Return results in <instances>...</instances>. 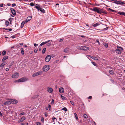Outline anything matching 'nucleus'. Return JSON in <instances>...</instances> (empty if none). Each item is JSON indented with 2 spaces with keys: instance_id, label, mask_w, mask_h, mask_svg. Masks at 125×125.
Returning a JSON list of instances; mask_svg holds the SVG:
<instances>
[{
  "instance_id": "09e8293b",
  "label": "nucleus",
  "mask_w": 125,
  "mask_h": 125,
  "mask_svg": "<svg viewBox=\"0 0 125 125\" xmlns=\"http://www.w3.org/2000/svg\"><path fill=\"white\" fill-rule=\"evenodd\" d=\"M109 10H111V11H112V12H115V11L113 10H112L110 8H109Z\"/></svg>"
},
{
  "instance_id": "603ef678",
  "label": "nucleus",
  "mask_w": 125,
  "mask_h": 125,
  "mask_svg": "<svg viewBox=\"0 0 125 125\" xmlns=\"http://www.w3.org/2000/svg\"><path fill=\"white\" fill-rule=\"evenodd\" d=\"M54 100H53V99H52V102H51V104H53L54 103Z\"/></svg>"
},
{
  "instance_id": "ea45409f",
  "label": "nucleus",
  "mask_w": 125,
  "mask_h": 125,
  "mask_svg": "<svg viewBox=\"0 0 125 125\" xmlns=\"http://www.w3.org/2000/svg\"><path fill=\"white\" fill-rule=\"evenodd\" d=\"M83 116L84 118H87V115H86L85 114H84L83 115Z\"/></svg>"
},
{
  "instance_id": "6ab92c4d",
  "label": "nucleus",
  "mask_w": 125,
  "mask_h": 125,
  "mask_svg": "<svg viewBox=\"0 0 125 125\" xmlns=\"http://www.w3.org/2000/svg\"><path fill=\"white\" fill-rule=\"evenodd\" d=\"M31 17L29 16L26 19V21L25 22H26L27 21H29L31 19Z\"/></svg>"
},
{
  "instance_id": "a211bd4d",
  "label": "nucleus",
  "mask_w": 125,
  "mask_h": 125,
  "mask_svg": "<svg viewBox=\"0 0 125 125\" xmlns=\"http://www.w3.org/2000/svg\"><path fill=\"white\" fill-rule=\"evenodd\" d=\"M52 121L54 123L55 121H57L56 118H55L54 116H53L52 118Z\"/></svg>"
},
{
  "instance_id": "e433bc0d",
  "label": "nucleus",
  "mask_w": 125,
  "mask_h": 125,
  "mask_svg": "<svg viewBox=\"0 0 125 125\" xmlns=\"http://www.w3.org/2000/svg\"><path fill=\"white\" fill-rule=\"evenodd\" d=\"M35 8L36 9H37L38 11H39V10L40 9V8H41L40 7H39L36 6H35Z\"/></svg>"
},
{
  "instance_id": "052dcab7",
  "label": "nucleus",
  "mask_w": 125,
  "mask_h": 125,
  "mask_svg": "<svg viewBox=\"0 0 125 125\" xmlns=\"http://www.w3.org/2000/svg\"><path fill=\"white\" fill-rule=\"evenodd\" d=\"M3 6V4H0V6L1 7H2Z\"/></svg>"
},
{
  "instance_id": "72a5a7b5",
  "label": "nucleus",
  "mask_w": 125,
  "mask_h": 125,
  "mask_svg": "<svg viewBox=\"0 0 125 125\" xmlns=\"http://www.w3.org/2000/svg\"><path fill=\"white\" fill-rule=\"evenodd\" d=\"M61 98H62V99L63 100H66V98L65 97L62 95H61Z\"/></svg>"
},
{
  "instance_id": "9b49d317",
  "label": "nucleus",
  "mask_w": 125,
  "mask_h": 125,
  "mask_svg": "<svg viewBox=\"0 0 125 125\" xmlns=\"http://www.w3.org/2000/svg\"><path fill=\"white\" fill-rule=\"evenodd\" d=\"M47 91L48 92L51 93L52 92L53 90L52 88L49 87L48 88Z\"/></svg>"
},
{
  "instance_id": "7c9ffc66",
  "label": "nucleus",
  "mask_w": 125,
  "mask_h": 125,
  "mask_svg": "<svg viewBox=\"0 0 125 125\" xmlns=\"http://www.w3.org/2000/svg\"><path fill=\"white\" fill-rule=\"evenodd\" d=\"M6 52L5 51H3L2 52V55H4L6 54Z\"/></svg>"
},
{
  "instance_id": "dca6fc26",
  "label": "nucleus",
  "mask_w": 125,
  "mask_h": 125,
  "mask_svg": "<svg viewBox=\"0 0 125 125\" xmlns=\"http://www.w3.org/2000/svg\"><path fill=\"white\" fill-rule=\"evenodd\" d=\"M6 64V63H2L0 65V69H2L3 67Z\"/></svg>"
},
{
  "instance_id": "338daca9",
  "label": "nucleus",
  "mask_w": 125,
  "mask_h": 125,
  "mask_svg": "<svg viewBox=\"0 0 125 125\" xmlns=\"http://www.w3.org/2000/svg\"><path fill=\"white\" fill-rule=\"evenodd\" d=\"M92 98V96H89V97H88V98L89 99H91Z\"/></svg>"
},
{
  "instance_id": "cd10ccee",
  "label": "nucleus",
  "mask_w": 125,
  "mask_h": 125,
  "mask_svg": "<svg viewBox=\"0 0 125 125\" xmlns=\"http://www.w3.org/2000/svg\"><path fill=\"white\" fill-rule=\"evenodd\" d=\"M99 25V23H96L95 24H94L93 25V26L94 27H96L97 26H98Z\"/></svg>"
},
{
  "instance_id": "5701e85b",
  "label": "nucleus",
  "mask_w": 125,
  "mask_h": 125,
  "mask_svg": "<svg viewBox=\"0 0 125 125\" xmlns=\"http://www.w3.org/2000/svg\"><path fill=\"white\" fill-rule=\"evenodd\" d=\"M117 14H120L121 15H124V12H117Z\"/></svg>"
},
{
  "instance_id": "7ed1b4c3",
  "label": "nucleus",
  "mask_w": 125,
  "mask_h": 125,
  "mask_svg": "<svg viewBox=\"0 0 125 125\" xmlns=\"http://www.w3.org/2000/svg\"><path fill=\"white\" fill-rule=\"evenodd\" d=\"M50 68V66L49 65H46L43 67L42 70L43 71L46 72L49 70Z\"/></svg>"
},
{
  "instance_id": "a878e982",
  "label": "nucleus",
  "mask_w": 125,
  "mask_h": 125,
  "mask_svg": "<svg viewBox=\"0 0 125 125\" xmlns=\"http://www.w3.org/2000/svg\"><path fill=\"white\" fill-rule=\"evenodd\" d=\"M76 48L77 49L79 50H82V46L80 47L79 46H77Z\"/></svg>"
},
{
  "instance_id": "bb28decb",
  "label": "nucleus",
  "mask_w": 125,
  "mask_h": 125,
  "mask_svg": "<svg viewBox=\"0 0 125 125\" xmlns=\"http://www.w3.org/2000/svg\"><path fill=\"white\" fill-rule=\"evenodd\" d=\"M104 45L106 48H107L108 47V44L107 43H104Z\"/></svg>"
},
{
  "instance_id": "4c0bfd02",
  "label": "nucleus",
  "mask_w": 125,
  "mask_h": 125,
  "mask_svg": "<svg viewBox=\"0 0 125 125\" xmlns=\"http://www.w3.org/2000/svg\"><path fill=\"white\" fill-rule=\"evenodd\" d=\"M35 73L36 76H38L40 74V73L39 72H37Z\"/></svg>"
},
{
  "instance_id": "13d9d810",
  "label": "nucleus",
  "mask_w": 125,
  "mask_h": 125,
  "mask_svg": "<svg viewBox=\"0 0 125 125\" xmlns=\"http://www.w3.org/2000/svg\"><path fill=\"white\" fill-rule=\"evenodd\" d=\"M87 56H88L89 57H91V58H92V57H93V56H91V55H87Z\"/></svg>"
},
{
  "instance_id": "4d7b16f0",
  "label": "nucleus",
  "mask_w": 125,
  "mask_h": 125,
  "mask_svg": "<svg viewBox=\"0 0 125 125\" xmlns=\"http://www.w3.org/2000/svg\"><path fill=\"white\" fill-rule=\"evenodd\" d=\"M16 6V4L15 3H13L12 4V7H14Z\"/></svg>"
},
{
  "instance_id": "6e6d98bb",
  "label": "nucleus",
  "mask_w": 125,
  "mask_h": 125,
  "mask_svg": "<svg viewBox=\"0 0 125 125\" xmlns=\"http://www.w3.org/2000/svg\"><path fill=\"white\" fill-rule=\"evenodd\" d=\"M36 76V75L35 73L32 75V76L33 77H35Z\"/></svg>"
},
{
  "instance_id": "c85d7f7f",
  "label": "nucleus",
  "mask_w": 125,
  "mask_h": 125,
  "mask_svg": "<svg viewBox=\"0 0 125 125\" xmlns=\"http://www.w3.org/2000/svg\"><path fill=\"white\" fill-rule=\"evenodd\" d=\"M64 52L66 53H67L68 52V49L67 48H65L64 50Z\"/></svg>"
},
{
  "instance_id": "49530a36",
  "label": "nucleus",
  "mask_w": 125,
  "mask_h": 125,
  "mask_svg": "<svg viewBox=\"0 0 125 125\" xmlns=\"http://www.w3.org/2000/svg\"><path fill=\"white\" fill-rule=\"evenodd\" d=\"M44 115H45V116L46 117H47L48 116V114L47 112H45V113Z\"/></svg>"
},
{
  "instance_id": "c03bdc74",
  "label": "nucleus",
  "mask_w": 125,
  "mask_h": 125,
  "mask_svg": "<svg viewBox=\"0 0 125 125\" xmlns=\"http://www.w3.org/2000/svg\"><path fill=\"white\" fill-rule=\"evenodd\" d=\"M59 61V60H55V61L54 62V63H56L57 62H58Z\"/></svg>"
},
{
  "instance_id": "473e14b6",
  "label": "nucleus",
  "mask_w": 125,
  "mask_h": 125,
  "mask_svg": "<svg viewBox=\"0 0 125 125\" xmlns=\"http://www.w3.org/2000/svg\"><path fill=\"white\" fill-rule=\"evenodd\" d=\"M5 24L7 26H8L9 24V22L7 21H6L5 22Z\"/></svg>"
},
{
  "instance_id": "0eeeda50",
  "label": "nucleus",
  "mask_w": 125,
  "mask_h": 125,
  "mask_svg": "<svg viewBox=\"0 0 125 125\" xmlns=\"http://www.w3.org/2000/svg\"><path fill=\"white\" fill-rule=\"evenodd\" d=\"M51 59V56L50 55H48L45 58V60L46 62H48Z\"/></svg>"
},
{
  "instance_id": "2f4dec72",
  "label": "nucleus",
  "mask_w": 125,
  "mask_h": 125,
  "mask_svg": "<svg viewBox=\"0 0 125 125\" xmlns=\"http://www.w3.org/2000/svg\"><path fill=\"white\" fill-rule=\"evenodd\" d=\"M74 116H75V117L76 119L77 120L78 119V116H77V114L75 113H74Z\"/></svg>"
},
{
  "instance_id": "aec40b11",
  "label": "nucleus",
  "mask_w": 125,
  "mask_h": 125,
  "mask_svg": "<svg viewBox=\"0 0 125 125\" xmlns=\"http://www.w3.org/2000/svg\"><path fill=\"white\" fill-rule=\"evenodd\" d=\"M8 56H6L4 57L2 60V61H4L5 60L8 59Z\"/></svg>"
},
{
  "instance_id": "2eb2a0df",
  "label": "nucleus",
  "mask_w": 125,
  "mask_h": 125,
  "mask_svg": "<svg viewBox=\"0 0 125 125\" xmlns=\"http://www.w3.org/2000/svg\"><path fill=\"white\" fill-rule=\"evenodd\" d=\"M4 105H5L6 104H10L11 103L10 100V99L9 100L5 102L4 103Z\"/></svg>"
},
{
  "instance_id": "de8ad7c7",
  "label": "nucleus",
  "mask_w": 125,
  "mask_h": 125,
  "mask_svg": "<svg viewBox=\"0 0 125 125\" xmlns=\"http://www.w3.org/2000/svg\"><path fill=\"white\" fill-rule=\"evenodd\" d=\"M70 102H71V104H72L73 105H74V104L73 101H70Z\"/></svg>"
},
{
  "instance_id": "20e7f679",
  "label": "nucleus",
  "mask_w": 125,
  "mask_h": 125,
  "mask_svg": "<svg viewBox=\"0 0 125 125\" xmlns=\"http://www.w3.org/2000/svg\"><path fill=\"white\" fill-rule=\"evenodd\" d=\"M28 80V78H27L23 77L20 79H18L16 81V82H24Z\"/></svg>"
},
{
  "instance_id": "0e129e2a",
  "label": "nucleus",
  "mask_w": 125,
  "mask_h": 125,
  "mask_svg": "<svg viewBox=\"0 0 125 125\" xmlns=\"http://www.w3.org/2000/svg\"><path fill=\"white\" fill-rule=\"evenodd\" d=\"M51 44L50 43H48L47 44V46H49L51 45Z\"/></svg>"
},
{
  "instance_id": "c756f323",
  "label": "nucleus",
  "mask_w": 125,
  "mask_h": 125,
  "mask_svg": "<svg viewBox=\"0 0 125 125\" xmlns=\"http://www.w3.org/2000/svg\"><path fill=\"white\" fill-rule=\"evenodd\" d=\"M46 48H44L43 49L42 51V53L43 54H44L45 53L46 51Z\"/></svg>"
},
{
  "instance_id": "8fccbe9b",
  "label": "nucleus",
  "mask_w": 125,
  "mask_h": 125,
  "mask_svg": "<svg viewBox=\"0 0 125 125\" xmlns=\"http://www.w3.org/2000/svg\"><path fill=\"white\" fill-rule=\"evenodd\" d=\"M38 51V49H36L34 51V52L35 53H36Z\"/></svg>"
},
{
  "instance_id": "39448f33",
  "label": "nucleus",
  "mask_w": 125,
  "mask_h": 125,
  "mask_svg": "<svg viewBox=\"0 0 125 125\" xmlns=\"http://www.w3.org/2000/svg\"><path fill=\"white\" fill-rule=\"evenodd\" d=\"M19 73L16 72L14 74H13L11 76V77L12 78H16L19 76Z\"/></svg>"
},
{
  "instance_id": "412c9836",
  "label": "nucleus",
  "mask_w": 125,
  "mask_h": 125,
  "mask_svg": "<svg viewBox=\"0 0 125 125\" xmlns=\"http://www.w3.org/2000/svg\"><path fill=\"white\" fill-rule=\"evenodd\" d=\"M39 10L42 12H43V13H45V11L42 8H40V9Z\"/></svg>"
},
{
  "instance_id": "9d476101",
  "label": "nucleus",
  "mask_w": 125,
  "mask_h": 125,
  "mask_svg": "<svg viewBox=\"0 0 125 125\" xmlns=\"http://www.w3.org/2000/svg\"><path fill=\"white\" fill-rule=\"evenodd\" d=\"M89 50V48L88 47L82 46V50L84 51L88 50Z\"/></svg>"
},
{
  "instance_id": "f704fd0d",
  "label": "nucleus",
  "mask_w": 125,
  "mask_h": 125,
  "mask_svg": "<svg viewBox=\"0 0 125 125\" xmlns=\"http://www.w3.org/2000/svg\"><path fill=\"white\" fill-rule=\"evenodd\" d=\"M91 63L94 66H97V64L95 62H91Z\"/></svg>"
},
{
  "instance_id": "bf43d9fd",
  "label": "nucleus",
  "mask_w": 125,
  "mask_h": 125,
  "mask_svg": "<svg viewBox=\"0 0 125 125\" xmlns=\"http://www.w3.org/2000/svg\"><path fill=\"white\" fill-rule=\"evenodd\" d=\"M34 46H35V47H36V46L38 45V44H36V43H34Z\"/></svg>"
},
{
  "instance_id": "680f3d73",
  "label": "nucleus",
  "mask_w": 125,
  "mask_h": 125,
  "mask_svg": "<svg viewBox=\"0 0 125 125\" xmlns=\"http://www.w3.org/2000/svg\"><path fill=\"white\" fill-rule=\"evenodd\" d=\"M9 68H6V71H9Z\"/></svg>"
},
{
  "instance_id": "f03ea898",
  "label": "nucleus",
  "mask_w": 125,
  "mask_h": 125,
  "mask_svg": "<svg viewBox=\"0 0 125 125\" xmlns=\"http://www.w3.org/2000/svg\"><path fill=\"white\" fill-rule=\"evenodd\" d=\"M123 51V49L121 47L117 46V48L115 50V51L117 53L120 54Z\"/></svg>"
},
{
  "instance_id": "1a4fd4ad",
  "label": "nucleus",
  "mask_w": 125,
  "mask_h": 125,
  "mask_svg": "<svg viewBox=\"0 0 125 125\" xmlns=\"http://www.w3.org/2000/svg\"><path fill=\"white\" fill-rule=\"evenodd\" d=\"M25 119L26 118L24 116H23L21 118L18 120V123H21L24 120H25Z\"/></svg>"
},
{
  "instance_id": "f257e3e1",
  "label": "nucleus",
  "mask_w": 125,
  "mask_h": 125,
  "mask_svg": "<svg viewBox=\"0 0 125 125\" xmlns=\"http://www.w3.org/2000/svg\"><path fill=\"white\" fill-rule=\"evenodd\" d=\"M91 10L92 11L97 12L99 13H104V11L103 10L98 8L95 7L93 9H91Z\"/></svg>"
},
{
  "instance_id": "6e6552de",
  "label": "nucleus",
  "mask_w": 125,
  "mask_h": 125,
  "mask_svg": "<svg viewBox=\"0 0 125 125\" xmlns=\"http://www.w3.org/2000/svg\"><path fill=\"white\" fill-rule=\"evenodd\" d=\"M11 103L13 104H16L18 103V101L17 100L14 99H10Z\"/></svg>"
},
{
  "instance_id": "79ce46f5",
  "label": "nucleus",
  "mask_w": 125,
  "mask_h": 125,
  "mask_svg": "<svg viewBox=\"0 0 125 125\" xmlns=\"http://www.w3.org/2000/svg\"><path fill=\"white\" fill-rule=\"evenodd\" d=\"M30 5L31 6H33L34 5V4L32 3H31L30 4Z\"/></svg>"
},
{
  "instance_id": "e2e57ef3",
  "label": "nucleus",
  "mask_w": 125,
  "mask_h": 125,
  "mask_svg": "<svg viewBox=\"0 0 125 125\" xmlns=\"http://www.w3.org/2000/svg\"><path fill=\"white\" fill-rule=\"evenodd\" d=\"M63 40V39H61L59 40V42H61Z\"/></svg>"
},
{
  "instance_id": "5fc2aeb1",
  "label": "nucleus",
  "mask_w": 125,
  "mask_h": 125,
  "mask_svg": "<svg viewBox=\"0 0 125 125\" xmlns=\"http://www.w3.org/2000/svg\"><path fill=\"white\" fill-rule=\"evenodd\" d=\"M11 38H15V36L14 35H13L11 37Z\"/></svg>"
},
{
  "instance_id": "a19ab883",
  "label": "nucleus",
  "mask_w": 125,
  "mask_h": 125,
  "mask_svg": "<svg viewBox=\"0 0 125 125\" xmlns=\"http://www.w3.org/2000/svg\"><path fill=\"white\" fill-rule=\"evenodd\" d=\"M25 113L24 112H23L22 113H21L20 114H19V115H24L25 114Z\"/></svg>"
},
{
  "instance_id": "c9c22d12",
  "label": "nucleus",
  "mask_w": 125,
  "mask_h": 125,
  "mask_svg": "<svg viewBox=\"0 0 125 125\" xmlns=\"http://www.w3.org/2000/svg\"><path fill=\"white\" fill-rule=\"evenodd\" d=\"M62 110L66 111H67V109L66 107H64L62 108Z\"/></svg>"
},
{
  "instance_id": "864d4df0",
  "label": "nucleus",
  "mask_w": 125,
  "mask_h": 125,
  "mask_svg": "<svg viewBox=\"0 0 125 125\" xmlns=\"http://www.w3.org/2000/svg\"><path fill=\"white\" fill-rule=\"evenodd\" d=\"M96 41L98 43V44H100V43H99L98 39H96Z\"/></svg>"
},
{
  "instance_id": "f8f14e48",
  "label": "nucleus",
  "mask_w": 125,
  "mask_h": 125,
  "mask_svg": "<svg viewBox=\"0 0 125 125\" xmlns=\"http://www.w3.org/2000/svg\"><path fill=\"white\" fill-rule=\"evenodd\" d=\"M64 88L62 87H61L59 89V91L60 93H63L64 92Z\"/></svg>"
},
{
  "instance_id": "4468645a",
  "label": "nucleus",
  "mask_w": 125,
  "mask_h": 125,
  "mask_svg": "<svg viewBox=\"0 0 125 125\" xmlns=\"http://www.w3.org/2000/svg\"><path fill=\"white\" fill-rule=\"evenodd\" d=\"M92 58L96 60H99L100 59V58L99 57H95L93 56L92 57Z\"/></svg>"
},
{
  "instance_id": "3c124183",
  "label": "nucleus",
  "mask_w": 125,
  "mask_h": 125,
  "mask_svg": "<svg viewBox=\"0 0 125 125\" xmlns=\"http://www.w3.org/2000/svg\"><path fill=\"white\" fill-rule=\"evenodd\" d=\"M36 124L37 125H40L41 124V123L39 122H37L36 123Z\"/></svg>"
},
{
  "instance_id": "423d86ee",
  "label": "nucleus",
  "mask_w": 125,
  "mask_h": 125,
  "mask_svg": "<svg viewBox=\"0 0 125 125\" xmlns=\"http://www.w3.org/2000/svg\"><path fill=\"white\" fill-rule=\"evenodd\" d=\"M114 2L116 4H120V5H123V4H124L125 3L123 2L120 1H118L117 0H114Z\"/></svg>"
},
{
  "instance_id": "37998d69",
  "label": "nucleus",
  "mask_w": 125,
  "mask_h": 125,
  "mask_svg": "<svg viewBox=\"0 0 125 125\" xmlns=\"http://www.w3.org/2000/svg\"><path fill=\"white\" fill-rule=\"evenodd\" d=\"M42 119H41V121H42L43 122H44V119L43 118V117H42L41 118Z\"/></svg>"
},
{
  "instance_id": "a18cd8bd",
  "label": "nucleus",
  "mask_w": 125,
  "mask_h": 125,
  "mask_svg": "<svg viewBox=\"0 0 125 125\" xmlns=\"http://www.w3.org/2000/svg\"><path fill=\"white\" fill-rule=\"evenodd\" d=\"M6 30H9L10 31H11L12 30V29H7L4 28Z\"/></svg>"
},
{
  "instance_id": "774afa93",
  "label": "nucleus",
  "mask_w": 125,
  "mask_h": 125,
  "mask_svg": "<svg viewBox=\"0 0 125 125\" xmlns=\"http://www.w3.org/2000/svg\"><path fill=\"white\" fill-rule=\"evenodd\" d=\"M12 65H9V68H10L11 67Z\"/></svg>"
},
{
  "instance_id": "ddd939ff",
  "label": "nucleus",
  "mask_w": 125,
  "mask_h": 125,
  "mask_svg": "<svg viewBox=\"0 0 125 125\" xmlns=\"http://www.w3.org/2000/svg\"><path fill=\"white\" fill-rule=\"evenodd\" d=\"M10 10L11 11L12 14L13 15H15L16 14V12L14 10L13 8H11L10 9Z\"/></svg>"
},
{
  "instance_id": "69168bd1",
  "label": "nucleus",
  "mask_w": 125,
  "mask_h": 125,
  "mask_svg": "<svg viewBox=\"0 0 125 125\" xmlns=\"http://www.w3.org/2000/svg\"><path fill=\"white\" fill-rule=\"evenodd\" d=\"M20 44L21 45H23V43H20Z\"/></svg>"
},
{
  "instance_id": "f3484780",
  "label": "nucleus",
  "mask_w": 125,
  "mask_h": 125,
  "mask_svg": "<svg viewBox=\"0 0 125 125\" xmlns=\"http://www.w3.org/2000/svg\"><path fill=\"white\" fill-rule=\"evenodd\" d=\"M50 41H46L45 42H42V43H41L40 45L41 46H42L43 45L47 43H48V42H49Z\"/></svg>"
},
{
  "instance_id": "393cba45",
  "label": "nucleus",
  "mask_w": 125,
  "mask_h": 125,
  "mask_svg": "<svg viewBox=\"0 0 125 125\" xmlns=\"http://www.w3.org/2000/svg\"><path fill=\"white\" fill-rule=\"evenodd\" d=\"M109 72L111 74L113 75L114 74V72L112 70H109Z\"/></svg>"
},
{
  "instance_id": "58836bf2",
  "label": "nucleus",
  "mask_w": 125,
  "mask_h": 125,
  "mask_svg": "<svg viewBox=\"0 0 125 125\" xmlns=\"http://www.w3.org/2000/svg\"><path fill=\"white\" fill-rule=\"evenodd\" d=\"M48 108L49 109L50 111H51V106L50 104H49L48 105Z\"/></svg>"
},
{
  "instance_id": "b1692460",
  "label": "nucleus",
  "mask_w": 125,
  "mask_h": 125,
  "mask_svg": "<svg viewBox=\"0 0 125 125\" xmlns=\"http://www.w3.org/2000/svg\"><path fill=\"white\" fill-rule=\"evenodd\" d=\"M21 53L23 55L24 54V50L23 48H21Z\"/></svg>"
},
{
  "instance_id": "4be33fe9",
  "label": "nucleus",
  "mask_w": 125,
  "mask_h": 125,
  "mask_svg": "<svg viewBox=\"0 0 125 125\" xmlns=\"http://www.w3.org/2000/svg\"><path fill=\"white\" fill-rule=\"evenodd\" d=\"M25 23V22L24 21H22V22L21 23V28H22L23 27Z\"/></svg>"
}]
</instances>
